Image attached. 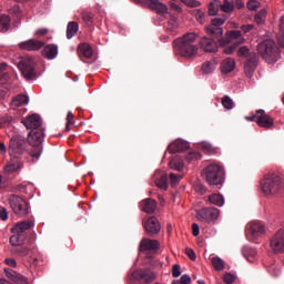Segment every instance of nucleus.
<instances>
[{"label":"nucleus","mask_w":284,"mask_h":284,"mask_svg":"<svg viewBox=\"0 0 284 284\" xmlns=\"http://www.w3.org/2000/svg\"><path fill=\"white\" fill-rule=\"evenodd\" d=\"M23 125L27 130H31L28 134V143L32 146L30 151V156L33 161H39V156L43 153V138L45 136L44 129L42 126L43 120L41 115L32 114L22 120Z\"/></svg>","instance_id":"obj_1"},{"label":"nucleus","mask_w":284,"mask_h":284,"mask_svg":"<svg viewBox=\"0 0 284 284\" xmlns=\"http://www.w3.org/2000/svg\"><path fill=\"white\" fill-rule=\"evenodd\" d=\"M194 43H196V33H186L173 41V48L180 57L192 59L199 54V45Z\"/></svg>","instance_id":"obj_2"},{"label":"nucleus","mask_w":284,"mask_h":284,"mask_svg":"<svg viewBox=\"0 0 284 284\" xmlns=\"http://www.w3.org/2000/svg\"><path fill=\"white\" fill-rule=\"evenodd\" d=\"M202 179L212 187L223 185L225 182V171L219 164H209L202 171Z\"/></svg>","instance_id":"obj_3"},{"label":"nucleus","mask_w":284,"mask_h":284,"mask_svg":"<svg viewBox=\"0 0 284 284\" xmlns=\"http://www.w3.org/2000/svg\"><path fill=\"white\" fill-rule=\"evenodd\" d=\"M262 192L266 194V196L281 194L284 190L283 178L277 174H266L264 179L261 181Z\"/></svg>","instance_id":"obj_4"},{"label":"nucleus","mask_w":284,"mask_h":284,"mask_svg":"<svg viewBox=\"0 0 284 284\" xmlns=\"http://www.w3.org/2000/svg\"><path fill=\"white\" fill-rule=\"evenodd\" d=\"M257 52L266 63H276L281 59V52L274 40H264L258 43Z\"/></svg>","instance_id":"obj_5"},{"label":"nucleus","mask_w":284,"mask_h":284,"mask_svg":"<svg viewBox=\"0 0 284 284\" xmlns=\"http://www.w3.org/2000/svg\"><path fill=\"white\" fill-rule=\"evenodd\" d=\"M237 57L246 58V61L244 62V74H246L248 79H252L256 71V67L258 65V55L254 52H250V49L243 45L237 50Z\"/></svg>","instance_id":"obj_6"},{"label":"nucleus","mask_w":284,"mask_h":284,"mask_svg":"<svg viewBox=\"0 0 284 284\" xmlns=\"http://www.w3.org/2000/svg\"><path fill=\"white\" fill-rule=\"evenodd\" d=\"M217 41L220 45H227V43H233L231 47H226L224 49L225 54H233L237 45L245 43V38L241 37V31L235 30V31H229L225 38L223 37L217 38Z\"/></svg>","instance_id":"obj_7"},{"label":"nucleus","mask_w":284,"mask_h":284,"mask_svg":"<svg viewBox=\"0 0 284 284\" xmlns=\"http://www.w3.org/2000/svg\"><path fill=\"white\" fill-rule=\"evenodd\" d=\"M18 68L27 81L37 79V62L31 57L22 58L18 63Z\"/></svg>","instance_id":"obj_8"},{"label":"nucleus","mask_w":284,"mask_h":284,"mask_svg":"<svg viewBox=\"0 0 284 284\" xmlns=\"http://www.w3.org/2000/svg\"><path fill=\"white\" fill-rule=\"evenodd\" d=\"M219 8L222 12L230 14V12H234V0H213L209 6V16L216 17L219 14Z\"/></svg>","instance_id":"obj_9"},{"label":"nucleus","mask_w":284,"mask_h":284,"mask_svg":"<svg viewBox=\"0 0 284 284\" xmlns=\"http://www.w3.org/2000/svg\"><path fill=\"white\" fill-rule=\"evenodd\" d=\"M28 150V138L26 140V136L16 134L10 139L9 142V153L21 155L23 152Z\"/></svg>","instance_id":"obj_10"},{"label":"nucleus","mask_w":284,"mask_h":284,"mask_svg":"<svg viewBox=\"0 0 284 284\" xmlns=\"http://www.w3.org/2000/svg\"><path fill=\"white\" fill-rule=\"evenodd\" d=\"M247 121H255L260 128L272 130L274 128V119L265 113V110H257L253 116H246Z\"/></svg>","instance_id":"obj_11"},{"label":"nucleus","mask_w":284,"mask_h":284,"mask_svg":"<svg viewBox=\"0 0 284 284\" xmlns=\"http://www.w3.org/2000/svg\"><path fill=\"white\" fill-rule=\"evenodd\" d=\"M221 211L214 206H207L196 212L197 221L202 223H212L219 219Z\"/></svg>","instance_id":"obj_12"},{"label":"nucleus","mask_w":284,"mask_h":284,"mask_svg":"<svg viewBox=\"0 0 284 284\" xmlns=\"http://www.w3.org/2000/svg\"><path fill=\"white\" fill-rule=\"evenodd\" d=\"M10 207L18 216H27L28 202L19 195H11L9 199Z\"/></svg>","instance_id":"obj_13"},{"label":"nucleus","mask_w":284,"mask_h":284,"mask_svg":"<svg viewBox=\"0 0 284 284\" xmlns=\"http://www.w3.org/2000/svg\"><path fill=\"white\" fill-rule=\"evenodd\" d=\"M135 6H142V8H149L156 14H168V6L159 0H133Z\"/></svg>","instance_id":"obj_14"},{"label":"nucleus","mask_w":284,"mask_h":284,"mask_svg":"<svg viewBox=\"0 0 284 284\" xmlns=\"http://www.w3.org/2000/svg\"><path fill=\"white\" fill-rule=\"evenodd\" d=\"M227 21V17L223 16L221 18H214L211 21V26L206 27V32L210 34V37H213V39H221L223 37V23Z\"/></svg>","instance_id":"obj_15"},{"label":"nucleus","mask_w":284,"mask_h":284,"mask_svg":"<svg viewBox=\"0 0 284 284\" xmlns=\"http://www.w3.org/2000/svg\"><path fill=\"white\" fill-rule=\"evenodd\" d=\"M265 234V224L258 221H253L246 225V236L258 239Z\"/></svg>","instance_id":"obj_16"},{"label":"nucleus","mask_w":284,"mask_h":284,"mask_svg":"<svg viewBox=\"0 0 284 284\" xmlns=\"http://www.w3.org/2000/svg\"><path fill=\"white\" fill-rule=\"evenodd\" d=\"M133 278L140 283L150 284L156 280V275L148 268H140L133 272Z\"/></svg>","instance_id":"obj_17"},{"label":"nucleus","mask_w":284,"mask_h":284,"mask_svg":"<svg viewBox=\"0 0 284 284\" xmlns=\"http://www.w3.org/2000/svg\"><path fill=\"white\" fill-rule=\"evenodd\" d=\"M271 248L273 252L283 253L284 252V230L280 229L272 237H271Z\"/></svg>","instance_id":"obj_18"},{"label":"nucleus","mask_w":284,"mask_h":284,"mask_svg":"<svg viewBox=\"0 0 284 284\" xmlns=\"http://www.w3.org/2000/svg\"><path fill=\"white\" fill-rule=\"evenodd\" d=\"M143 225L149 236H156L161 232V222L154 216H150Z\"/></svg>","instance_id":"obj_19"},{"label":"nucleus","mask_w":284,"mask_h":284,"mask_svg":"<svg viewBox=\"0 0 284 284\" xmlns=\"http://www.w3.org/2000/svg\"><path fill=\"white\" fill-rule=\"evenodd\" d=\"M45 45V42L37 40V39H30L23 42H20L18 47L20 50H27L28 52H37L41 50Z\"/></svg>","instance_id":"obj_20"},{"label":"nucleus","mask_w":284,"mask_h":284,"mask_svg":"<svg viewBox=\"0 0 284 284\" xmlns=\"http://www.w3.org/2000/svg\"><path fill=\"white\" fill-rule=\"evenodd\" d=\"M200 47L204 52H217L219 51V39L212 37H204L200 41Z\"/></svg>","instance_id":"obj_21"},{"label":"nucleus","mask_w":284,"mask_h":284,"mask_svg":"<svg viewBox=\"0 0 284 284\" xmlns=\"http://www.w3.org/2000/svg\"><path fill=\"white\" fill-rule=\"evenodd\" d=\"M190 150V144L184 140H175L168 146V152L170 154H176V152H185Z\"/></svg>","instance_id":"obj_22"},{"label":"nucleus","mask_w":284,"mask_h":284,"mask_svg":"<svg viewBox=\"0 0 284 284\" xmlns=\"http://www.w3.org/2000/svg\"><path fill=\"white\" fill-rule=\"evenodd\" d=\"M153 181L160 190H168V173L163 171H155L153 174Z\"/></svg>","instance_id":"obj_23"},{"label":"nucleus","mask_w":284,"mask_h":284,"mask_svg":"<svg viewBox=\"0 0 284 284\" xmlns=\"http://www.w3.org/2000/svg\"><path fill=\"white\" fill-rule=\"evenodd\" d=\"M4 274L9 281H12V283L16 284H28V278H26L23 275L17 273V271L12 268H4Z\"/></svg>","instance_id":"obj_24"},{"label":"nucleus","mask_w":284,"mask_h":284,"mask_svg":"<svg viewBox=\"0 0 284 284\" xmlns=\"http://www.w3.org/2000/svg\"><path fill=\"white\" fill-rule=\"evenodd\" d=\"M160 244L156 240L143 239L140 243V250L142 252H156L159 250Z\"/></svg>","instance_id":"obj_25"},{"label":"nucleus","mask_w":284,"mask_h":284,"mask_svg":"<svg viewBox=\"0 0 284 284\" xmlns=\"http://www.w3.org/2000/svg\"><path fill=\"white\" fill-rule=\"evenodd\" d=\"M59 54V47L57 44H48L42 50V57L52 61V59H57Z\"/></svg>","instance_id":"obj_26"},{"label":"nucleus","mask_w":284,"mask_h":284,"mask_svg":"<svg viewBox=\"0 0 284 284\" xmlns=\"http://www.w3.org/2000/svg\"><path fill=\"white\" fill-rule=\"evenodd\" d=\"M32 227V222L31 221H22L17 224L11 229V234H26L28 230Z\"/></svg>","instance_id":"obj_27"},{"label":"nucleus","mask_w":284,"mask_h":284,"mask_svg":"<svg viewBox=\"0 0 284 284\" xmlns=\"http://www.w3.org/2000/svg\"><path fill=\"white\" fill-rule=\"evenodd\" d=\"M234 68H236V62L232 58H227L221 63V72L223 74H230V72L234 71Z\"/></svg>","instance_id":"obj_28"},{"label":"nucleus","mask_w":284,"mask_h":284,"mask_svg":"<svg viewBox=\"0 0 284 284\" xmlns=\"http://www.w3.org/2000/svg\"><path fill=\"white\" fill-rule=\"evenodd\" d=\"M257 254L258 253L256 252V248H252L250 246L242 247V255L244 258H246V261H248V263H254V261H256Z\"/></svg>","instance_id":"obj_29"},{"label":"nucleus","mask_w":284,"mask_h":284,"mask_svg":"<svg viewBox=\"0 0 284 284\" xmlns=\"http://www.w3.org/2000/svg\"><path fill=\"white\" fill-rule=\"evenodd\" d=\"M78 54L79 57H83L84 59L92 58V54H93L92 47L88 43L79 44Z\"/></svg>","instance_id":"obj_30"},{"label":"nucleus","mask_w":284,"mask_h":284,"mask_svg":"<svg viewBox=\"0 0 284 284\" xmlns=\"http://www.w3.org/2000/svg\"><path fill=\"white\" fill-rule=\"evenodd\" d=\"M143 212H146V214H152L154 210H156V201L153 199H145L141 202Z\"/></svg>","instance_id":"obj_31"},{"label":"nucleus","mask_w":284,"mask_h":284,"mask_svg":"<svg viewBox=\"0 0 284 284\" xmlns=\"http://www.w3.org/2000/svg\"><path fill=\"white\" fill-rule=\"evenodd\" d=\"M26 242V234L20 233H13V235L10 237L9 243L12 245V247H21L23 243Z\"/></svg>","instance_id":"obj_32"},{"label":"nucleus","mask_w":284,"mask_h":284,"mask_svg":"<svg viewBox=\"0 0 284 284\" xmlns=\"http://www.w3.org/2000/svg\"><path fill=\"white\" fill-rule=\"evenodd\" d=\"M28 95L19 94L11 101V108H21V105H28L29 102Z\"/></svg>","instance_id":"obj_33"},{"label":"nucleus","mask_w":284,"mask_h":284,"mask_svg":"<svg viewBox=\"0 0 284 284\" xmlns=\"http://www.w3.org/2000/svg\"><path fill=\"white\" fill-rule=\"evenodd\" d=\"M209 202L211 205H216L217 207H223V205H225V199L219 193L211 194L209 196Z\"/></svg>","instance_id":"obj_34"},{"label":"nucleus","mask_w":284,"mask_h":284,"mask_svg":"<svg viewBox=\"0 0 284 284\" xmlns=\"http://www.w3.org/2000/svg\"><path fill=\"white\" fill-rule=\"evenodd\" d=\"M77 32H79V23L74 21L69 22L67 27V39H72Z\"/></svg>","instance_id":"obj_35"},{"label":"nucleus","mask_w":284,"mask_h":284,"mask_svg":"<svg viewBox=\"0 0 284 284\" xmlns=\"http://www.w3.org/2000/svg\"><path fill=\"white\" fill-rule=\"evenodd\" d=\"M169 165L171 170H176V172H182L183 168H185V164L183 163V160L175 158L169 162Z\"/></svg>","instance_id":"obj_36"},{"label":"nucleus","mask_w":284,"mask_h":284,"mask_svg":"<svg viewBox=\"0 0 284 284\" xmlns=\"http://www.w3.org/2000/svg\"><path fill=\"white\" fill-rule=\"evenodd\" d=\"M10 16H1L0 17V32H8L10 30Z\"/></svg>","instance_id":"obj_37"},{"label":"nucleus","mask_w":284,"mask_h":284,"mask_svg":"<svg viewBox=\"0 0 284 284\" xmlns=\"http://www.w3.org/2000/svg\"><path fill=\"white\" fill-rule=\"evenodd\" d=\"M214 70H216V63H214V61H206L202 64L203 74H212Z\"/></svg>","instance_id":"obj_38"},{"label":"nucleus","mask_w":284,"mask_h":284,"mask_svg":"<svg viewBox=\"0 0 284 284\" xmlns=\"http://www.w3.org/2000/svg\"><path fill=\"white\" fill-rule=\"evenodd\" d=\"M211 263H212L214 270H216V272H221V271L225 270V262H223L221 260V257H212Z\"/></svg>","instance_id":"obj_39"},{"label":"nucleus","mask_w":284,"mask_h":284,"mask_svg":"<svg viewBox=\"0 0 284 284\" xmlns=\"http://www.w3.org/2000/svg\"><path fill=\"white\" fill-rule=\"evenodd\" d=\"M81 17L85 26H92V21H93L92 12L83 10L81 12Z\"/></svg>","instance_id":"obj_40"},{"label":"nucleus","mask_w":284,"mask_h":284,"mask_svg":"<svg viewBox=\"0 0 284 284\" xmlns=\"http://www.w3.org/2000/svg\"><path fill=\"white\" fill-rule=\"evenodd\" d=\"M222 105L225 110H232V108H234V101L230 99V95H225L222 99Z\"/></svg>","instance_id":"obj_41"},{"label":"nucleus","mask_w":284,"mask_h":284,"mask_svg":"<svg viewBox=\"0 0 284 284\" xmlns=\"http://www.w3.org/2000/svg\"><path fill=\"white\" fill-rule=\"evenodd\" d=\"M195 19L199 23L203 24L205 23V12L201 9L195 10Z\"/></svg>","instance_id":"obj_42"},{"label":"nucleus","mask_w":284,"mask_h":284,"mask_svg":"<svg viewBox=\"0 0 284 284\" xmlns=\"http://www.w3.org/2000/svg\"><path fill=\"white\" fill-rule=\"evenodd\" d=\"M186 161H189V163L191 161H199V159H201V153L193 151V152H189L185 156Z\"/></svg>","instance_id":"obj_43"},{"label":"nucleus","mask_w":284,"mask_h":284,"mask_svg":"<svg viewBox=\"0 0 284 284\" xmlns=\"http://www.w3.org/2000/svg\"><path fill=\"white\" fill-rule=\"evenodd\" d=\"M181 2L189 8H200L201 6V2L196 0H181Z\"/></svg>","instance_id":"obj_44"},{"label":"nucleus","mask_w":284,"mask_h":284,"mask_svg":"<svg viewBox=\"0 0 284 284\" xmlns=\"http://www.w3.org/2000/svg\"><path fill=\"white\" fill-rule=\"evenodd\" d=\"M246 6L248 10L255 11L258 10L261 3L256 0H250Z\"/></svg>","instance_id":"obj_45"},{"label":"nucleus","mask_w":284,"mask_h":284,"mask_svg":"<svg viewBox=\"0 0 284 284\" xmlns=\"http://www.w3.org/2000/svg\"><path fill=\"white\" fill-rule=\"evenodd\" d=\"M194 190H195V192H197V194H201V195L207 193V189L205 187V185H203L201 183L195 184Z\"/></svg>","instance_id":"obj_46"},{"label":"nucleus","mask_w":284,"mask_h":284,"mask_svg":"<svg viewBox=\"0 0 284 284\" xmlns=\"http://www.w3.org/2000/svg\"><path fill=\"white\" fill-rule=\"evenodd\" d=\"M224 283L232 284L234 281H236V276L232 273H226L223 277Z\"/></svg>","instance_id":"obj_47"},{"label":"nucleus","mask_w":284,"mask_h":284,"mask_svg":"<svg viewBox=\"0 0 284 284\" xmlns=\"http://www.w3.org/2000/svg\"><path fill=\"white\" fill-rule=\"evenodd\" d=\"M17 252L20 256H28V254H30V248L20 245L18 246Z\"/></svg>","instance_id":"obj_48"},{"label":"nucleus","mask_w":284,"mask_h":284,"mask_svg":"<svg viewBox=\"0 0 284 284\" xmlns=\"http://www.w3.org/2000/svg\"><path fill=\"white\" fill-rule=\"evenodd\" d=\"M172 275H173V278H179V276H181V265L179 264L173 265Z\"/></svg>","instance_id":"obj_49"},{"label":"nucleus","mask_w":284,"mask_h":284,"mask_svg":"<svg viewBox=\"0 0 284 284\" xmlns=\"http://www.w3.org/2000/svg\"><path fill=\"white\" fill-rule=\"evenodd\" d=\"M169 176H170L171 185H176V183H179V181H181V179H183V176L176 175L174 173H170Z\"/></svg>","instance_id":"obj_50"},{"label":"nucleus","mask_w":284,"mask_h":284,"mask_svg":"<svg viewBox=\"0 0 284 284\" xmlns=\"http://www.w3.org/2000/svg\"><path fill=\"white\" fill-rule=\"evenodd\" d=\"M254 19L258 24L263 23L265 21V11H260Z\"/></svg>","instance_id":"obj_51"},{"label":"nucleus","mask_w":284,"mask_h":284,"mask_svg":"<svg viewBox=\"0 0 284 284\" xmlns=\"http://www.w3.org/2000/svg\"><path fill=\"white\" fill-rule=\"evenodd\" d=\"M241 30L244 34H247V32H254V24H243Z\"/></svg>","instance_id":"obj_52"},{"label":"nucleus","mask_w":284,"mask_h":284,"mask_svg":"<svg viewBox=\"0 0 284 284\" xmlns=\"http://www.w3.org/2000/svg\"><path fill=\"white\" fill-rule=\"evenodd\" d=\"M185 254H186V256H189V258H190L191 261H196V253H194V250H192V248H186V250H185Z\"/></svg>","instance_id":"obj_53"},{"label":"nucleus","mask_w":284,"mask_h":284,"mask_svg":"<svg viewBox=\"0 0 284 284\" xmlns=\"http://www.w3.org/2000/svg\"><path fill=\"white\" fill-rule=\"evenodd\" d=\"M4 172H7V174H12V172H17V165H14V164L6 165Z\"/></svg>","instance_id":"obj_54"},{"label":"nucleus","mask_w":284,"mask_h":284,"mask_svg":"<svg viewBox=\"0 0 284 284\" xmlns=\"http://www.w3.org/2000/svg\"><path fill=\"white\" fill-rule=\"evenodd\" d=\"M277 43L281 45V48H284V31H278Z\"/></svg>","instance_id":"obj_55"},{"label":"nucleus","mask_w":284,"mask_h":284,"mask_svg":"<svg viewBox=\"0 0 284 284\" xmlns=\"http://www.w3.org/2000/svg\"><path fill=\"white\" fill-rule=\"evenodd\" d=\"M182 284H190L192 283V277H190V275L184 274L181 276V278L179 280Z\"/></svg>","instance_id":"obj_56"},{"label":"nucleus","mask_w":284,"mask_h":284,"mask_svg":"<svg viewBox=\"0 0 284 284\" xmlns=\"http://www.w3.org/2000/svg\"><path fill=\"white\" fill-rule=\"evenodd\" d=\"M48 32H50V30L42 28V29H38L34 33L36 37H45V34H48Z\"/></svg>","instance_id":"obj_57"},{"label":"nucleus","mask_w":284,"mask_h":284,"mask_svg":"<svg viewBox=\"0 0 284 284\" xmlns=\"http://www.w3.org/2000/svg\"><path fill=\"white\" fill-rule=\"evenodd\" d=\"M6 68H8L6 62L0 63V81L1 79L6 78Z\"/></svg>","instance_id":"obj_58"},{"label":"nucleus","mask_w":284,"mask_h":284,"mask_svg":"<svg viewBox=\"0 0 284 284\" xmlns=\"http://www.w3.org/2000/svg\"><path fill=\"white\" fill-rule=\"evenodd\" d=\"M67 123H68V125H73L74 124V114H72V111L68 112Z\"/></svg>","instance_id":"obj_59"},{"label":"nucleus","mask_w":284,"mask_h":284,"mask_svg":"<svg viewBox=\"0 0 284 284\" xmlns=\"http://www.w3.org/2000/svg\"><path fill=\"white\" fill-rule=\"evenodd\" d=\"M29 263H30L31 267H37V266H39L40 260L37 257H30Z\"/></svg>","instance_id":"obj_60"},{"label":"nucleus","mask_w":284,"mask_h":284,"mask_svg":"<svg viewBox=\"0 0 284 284\" xmlns=\"http://www.w3.org/2000/svg\"><path fill=\"white\" fill-rule=\"evenodd\" d=\"M4 263L9 265V267H17V260L14 258H6Z\"/></svg>","instance_id":"obj_61"},{"label":"nucleus","mask_w":284,"mask_h":284,"mask_svg":"<svg viewBox=\"0 0 284 284\" xmlns=\"http://www.w3.org/2000/svg\"><path fill=\"white\" fill-rule=\"evenodd\" d=\"M192 233H193V236H199V234H200L199 224H196V223L192 224Z\"/></svg>","instance_id":"obj_62"},{"label":"nucleus","mask_w":284,"mask_h":284,"mask_svg":"<svg viewBox=\"0 0 284 284\" xmlns=\"http://www.w3.org/2000/svg\"><path fill=\"white\" fill-rule=\"evenodd\" d=\"M1 221H8V211L6 209L0 210Z\"/></svg>","instance_id":"obj_63"},{"label":"nucleus","mask_w":284,"mask_h":284,"mask_svg":"<svg viewBox=\"0 0 284 284\" xmlns=\"http://www.w3.org/2000/svg\"><path fill=\"white\" fill-rule=\"evenodd\" d=\"M280 32H284V16L280 19Z\"/></svg>","instance_id":"obj_64"}]
</instances>
